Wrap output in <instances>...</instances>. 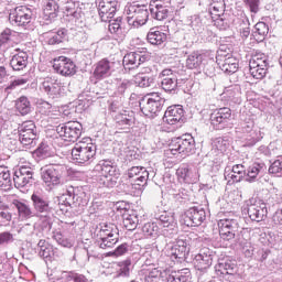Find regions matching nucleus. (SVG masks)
Instances as JSON below:
<instances>
[{
  "label": "nucleus",
  "instance_id": "69168bd1",
  "mask_svg": "<svg viewBox=\"0 0 282 282\" xmlns=\"http://www.w3.org/2000/svg\"><path fill=\"white\" fill-rule=\"evenodd\" d=\"M40 217V221L42 224V228L45 230H51L52 229V217L50 214H40L37 215Z\"/></svg>",
  "mask_w": 282,
  "mask_h": 282
},
{
  "label": "nucleus",
  "instance_id": "b1692460",
  "mask_svg": "<svg viewBox=\"0 0 282 282\" xmlns=\"http://www.w3.org/2000/svg\"><path fill=\"white\" fill-rule=\"evenodd\" d=\"M63 87V84L58 82V79L47 77L42 83V89L50 96V98H58L61 96V89Z\"/></svg>",
  "mask_w": 282,
  "mask_h": 282
},
{
  "label": "nucleus",
  "instance_id": "6e6552de",
  "mask_svg": "<svg viewBox=\"0 0 282 282\" xmlns=\"http://www.w3.org/2000/svg\"><path fill=\"white\" fill-rule=\"evenodd\" d=\"M56 131L65 142H76L83 134V124L78 121H70L56 127Z\"/></svg>",
  "mask_w": 282,
  "mask_h": 282
},
{
  "label": "nucleus",
  "instance_id": "c9c22d12",
  "mask_svg": "<svg viewBox=\"0 0 282 282\" xmlns=\"http://www.w3.org/2000/svg\"><path fill=\"white\" fill-rule=\"evenodd\" d=\"M0 187L2 191L12 188V176L8 166L0 165Z\"/></svg>",
  "mask_w": 282,
  "mask_h": 282
},
{
  "label": "nucleus",
  "instance_id": "e2e57ef3",
  "mask_svg": "<svg viewBox=\"0 0 282 282\" xmlns=\"http://www.w3.org/2000/svg\"><path fill=\"white\" fill-rule=\"evenodd\" d=\"M214 147L217 149V151H220V153H226V151H228V147H230V143L224 138H217L214 141Z\"/></svg>",
  "mask_w": 282,
  "mask_h": 282
},
{
  "label": "nucleus",
  "instance_id": "e433bc0d",
  "mask_svg": "<svg viewBox=\"0 0 282 282\" xmlns=\"http://www.w3.org/2000/svg\"><path fill=\"white\" fill-rule=\"evenodd\" d=\"M150 14L156 21H164L169 17V9L162 4H151Z\"/></svg>",
  "mask_w": 282,
  "mask_h": 282
},
{
  "label": "nucleus",
  "instance_id": "a18cd8bd",
  "mask_svg": "<svg viewBox=\"0 0 282 282\" xmlns=\"http://www.w3.org/2000/svg\"><path fill=\"white\" fill-rule=\"evenodd\" d=\"M15 108L22 116H28V113L31 111L30 100H28V97H20L15 101Z\"/></svg>",
  "mask_w": 282,
  "mask_h": 282
},
{
  "label": "nucleus",
  "instance_id": "423d86ee",
  "mask_svg": "<svg viewBox=\"0 0 282 282\" xmlns=\"http://www.w3.org/2000/svg\"><path fill=\"white\" fill-rule=\"evenodd\" d=\"M19 142L25 149L36 147V124L34 121H24L18 127Z\"/></svg>",
  "mask_w": 282,
  "mask_h": 282
},
{
  "label": "nucleus",
  "instance_id": "de8ad7c7",
  "mask_svg": "<svg viewBox=\"0 0 282 282\" xmlns=\"http://www.w3.org/2000/svg\"><path fill=\"white\" fill-rule=\"evenodd\" d=\"M53 239L58 243V246H62V248H73L74 241L69 240L61 231H54L53 232Z\"/></svg>",
  "mask_w": 282,
  "mask_h": 282
},
{
  "label": "nucleus",
  "instance_id": "473e14b6",
  "mask_svg": "<svg viewBox=\"0 0 282 282\" xmlns=\"http://www.w3.org/2000/svg\"><path fill=\"white\" fill-rule=\"evenodd\" d=\"M148 43H150L151 45H163V43H166V33L162 32V31H158L155 30V28L150 29L148 35Z\"/></svg>",
  "mask_w": 282,
  "mask_h": 282
},
{
  "label": "nucleus",
  "instance_id": "13d9d810",
  "mask_svg": "<svg viewBox=\"0 0 282 282\" xmlns=\"http://www.w3.org/2000/svg\"><path fill=\"white\" fill-rule=\"evenodd\" d=\"M12 221V214L8 207H0V226H8Z\"/></svg>",
  "mask_w": 282,
  "mask_h": 282
},
{
  "label": "nucleus",
  "instance_id": "58836bf2",
  "mask_svg": "<svg viewBox=\"0 0 282 282\" xmlns=\"http://www.w3.org/2000/svg\"><path fill=\"white\" fill-rule=\"evenodd\" d=\"M218 270L221 274H237L239 268L237 267V261L225 260L218 263Z\"/></svg>",
  "mask_w": 282,
  "mask_h": 282
},
{
  "label": "nucleus",
  "instance_id": "c756f323",
  "mask_svg": "<svg viewBox=\"0 0 282 282\" xmlns=\"http://www.w3.org/2000/svg\"><path fill=\"white\" fill-rule=\"evenodd\" d=\"M94 76L98 80H100V78H107L111 76V62H109L108 59L99 61L96 64Z\"/></svg>",
  "mask_w": 282,
  "mask_h": 282
},
{
  "label": "nucleus",
  "instance_id": "603ef678",
  "mask_svg": "<svg viewBox=\"0 0 282 282\" xmlns=\"http://www.w3.org/2000/svg\"><path fill=\"white\" fill-rule=\"evenodd\" d=\"M118 243V237L109 238V237H99L97 240V245L101 250H107L109 248H113Z\"/></svg>",
  "mask_w": 282,
  "mask_h": 282
},
{
  "label": "nucleus",
  "instance_id": "dca6fc26",
  "mask_svg": "<svg viewBox=\"0 0 282 282\" xmlns=\"http://www.w3.org/2000/svg\"><path fill=\"white\" fill-rule=\"evenodd\" d=\"M126 175L130 180L131 186H147V182H149V171L142 166H132Z\"/></svg>",
  "mask_w": 282,
  "mask_h": 282
},
{
  "label": "nucleus",
  "instance_id": "cd10ccee",
  "mask_svg": "<svg viewBox=\"0 0 282 282\" xmlns=\"http://www.w3.org/2000/svg\"><path fill=\"white\" fill-rule=\"evenodd\" d=\"M209 14L218 17L217 23L224 21V12H226V0H209Z\"/></svg>",
  "mask_w": 282,
  "mask_h": 282
},
{
  "label": "nucleus",
  "instance_id": "5701e85b",
  "mask_svg": "<svg viewBox=\"0 0 282 282\" xmlns=\"http://www.w3.org/2000/svg\"><path fill=\"white\" fill-rule=\"evenodd\" d=\"M184 118V108L180 105L170 106L167 107L164 116H163V122H166L167 124H177V122H182V119Z\"/></svg>",
  "mask_w": 282,
  "mask_h": 282
},
{
  "label": "nucleus",
  "instance_id": "864d4df0",
  "mask_svg": "<svg viewBox=\"0 0 282 282\" xmlns=\"http://www.w3.org/2000/svg\"><path fill=\"white\" fill-rule=\"evenodd\" d=\"M108 23L110 34H122V26L120 25V23H122V18H117L115 20L109 19Z\"/></svg>",
  "mask_w": 282,
  "mask_h": 282
},
{
  "label": "nucleus",
  "instance_id": "a19ab883",
  "mask_svg": "<svg viewBox=\"0 0 282 282\" xmlns=\"http://www.w3.org/2000/svg\"><path fill=\"white\" fill-rule=\"evenodd\" d=\"M39 254L42 259H50L54 254V247L46 240H40L37 243Z\"/></svg>",
  "mask_w": 282,
  "mask_h": 282
},
{
  "label": "nucleus",
  "instance_id": "c03bdc74",
  "mask_svg": "<svg viewBox=\"0 0 282 282\" xmlns=\"http://www.w3.org/2000/svg\"><path fill=\"white\" fill-rule=\"evenodd\" d=\"M138 215L123 214V226L126 230H135L138 228Z\"/></svg>",
  "mask_w": 282,
  "mask_h": 282
},
{
  "label": "nucleus",
  "instance_id": "3c124183",
  "mask_svg": "<svg viewBox=\"0 0 282 282\" xmlns=\"http://www.w3.org/2000/svg\"><path fill=\"white\" fill-rule=\"evenodd\" d=\"M142 232L144 237H158L160 227L155 223H147L142 227Z\"/></svg>",
  "mask_w": 282,
  "mask_h": 282
},
{
  "label": "nucleus",
  "instance_id": "7ed1b4c3",
  "mask_svg": "<svg viewBox=\"0 0 282 282\" xmlns=\"http://www.w3.org/2000/svg\"><path fill=\"white\" fill-rule=\"evenodd\" d=\"M124 14L127 15L128 25L132 28H142L149 21V9L147 6L129 4L124 9Z\"/></svg>",
  "mask_w": 282,
  "mask_h": 282
},
{
  "label": "nucleus",
  "instance_id": "8fccbe9b",
  "mask_svg": "<svg viewBox=\"0 0 282 282\" xmlns=\"http://www.w3.org/2000/svg\"><path fill=\"white\" fill-rule=\"evenodd\" d=\"M249 72L256 80H263V78H265V74H268V65L249 67Z\"/></svg>",
  "mask_w": 282,
  "mask_h": 282
},
{
  "label": "nucleus",
  "instance_id": "4d7b16f0",
  "mask_svg": "<svg viewBox=\"0 0 282 282\" xmlns=\"http://www.w3.org/2000/svg\"><path fill=\"white\" fill-rule=\"evenodd\" d=\"M21 235H24V237H31V239H36L39 237V234H36V226L32 224H25L20 229Z\"/></svg>",
  "mask_w": 282,
  "mask_h": 282
},
{
  "label": "nucleus",
  "instance_id": "ddd939ff",
  "mask_svg": "<svg viewBox=\"0 0 282 282\" xmlns=\"http://www.w3.org/2000/svg\"><path fill=\"white\" fill-rule=\"evenodd\" d=\"M188 252H191V248H188V242L180 239L167 250V256L170 257V259H172L174 263H182V261H186Z\"/></svg>",
  "mask_w": 282,
  "mask_h": 282
},
{
  "label": "nucleus",
  "instance_id": "aec40b11",
  "mask_svg": "<svg viewBox=\"0 0 282 282\" xmlns=\"http://www.w3.org/2000/svg\"><path fill=\"white\" fill-rule=\"evenodd\" d=\"M117 11L118 0H101L98 4L99 17L104 23H107L109 19H113Z\"/></svg>",
  "mask_w": 282,
  "mask_h": 282
},
{
  "label": "nucleus",
  "instance_id": "6ab92c4d",
  "mask_svg": "<svg viewBox=\"0 0 282 282\" xmlns=\"http://www.w3.org/2000/svg\"><path fill=\"white\" fill-rule=\"evenodd\" d=\"M32 206L36 215H51L53 207L50 206V200L43 194L35 192L31 195Z\"/></svg>",
  "mask_w": 282,
  "mask_h": 282
},
{
  "label": "nucleus",
  "instance_id": "bb28decb",
  "mask_svg": "<svg viewBox=\"0 0 282 282\" xmlns=\"http://www.w3.org/2000/svg\"><path fill=\"white\" fill-rule=\"evenodd\" d=\"M61 0H46L43 9V14L45 21H54L58 17V11L61 10Z\"/></svg>",
  "mask_w": 282,
  "mask_h": 282
},
{
  "label": "nucleus",
  "instance_id": "72a5a7b5",
  "mask_svg": "<svg viewBox=\"0 0 282 282\" xmlns=\"http://www.w3.org/2000/svg\"><path fill=\"white\" fill-rule=\"evenodd\" d=\"M135 88V83L130 79H120L117 83L116 94L117 96H129Z\"/></svg>",
  "mask_w": 282,
  "mask_h": 282
},
{
  "label": "nucleus",
  "instance_id": "7c9ffc66",
  "mask_svg": "<svg viewBox=\"0 0 282 282\" xmlns=\"http://www.w3.org/2000/svg\"><path fill=\"white\" fill-rule=\"evenodd\" d=\"M218 65H220L221 72L225 74H235L239 69V61L230 55L225 57V59H219Z\"/></svg>",
  "mask_w": 282,
  "mask_h": 282
},
{
  "label": "nucleus",
  "instance_id": "f03ea898",
  "mask_svg": "<svg viewBox=\"0 0 282 282\" xmlns=\"http://www.w3.org/2000/svg\"><path fill=\"white\" fill-rule=\"evenodd\" d=\"M166 99L162 98L158 93H151L143 97L140 101V109L147 118H155L164 107Z\"/></svg>",
  "mask_w": 282,
  "mask_h": 282
},
{
  "label": "nucleus",
  "instance_id": "c85d7f7f",
  "mask_svg": "<svg viewBox=\"0 0 282 282\" xmlns=\"http://www.w3.org/2000/svg\"><path fill=\"white\" fill-rule=\"evenodd\" d=\"M246 177V166L243 164H236L230 169L225 170V180H232V182H241Z\"/></svg>",
  "mask_w": 282,
  "mask_h": 282
},
{
  "label": "nucleus",
  "instance_id": "4468645a",
  "mask_svg": "<svg viewBox=\"0 0 282 282\" xmlns=\"http://www.w3.org/2000/svg\"><path fill=\"white\" fill-rule=\"evenodd\" d=\"M184 224L188 228L202 226L206 221V209L203 207H191L184 216Z\"/></svg>",
  "mask_w": 282,
  "mask_h": 282
},
{
  "label": "nucleus",
  "instance_id": "9d476101",
  "mask_svg": "<svg viewBox=\"0 0 282 282\" xmlns=\"http://www.w3.org/2000/svg\"><path fill=\"white\" fill-rule=\"evenodd\" d=\"M219 236L224 241H235L239 232L237 219L224 218L218 221Z\"/></svg>",
  "mask_w": 282,
  "mask_h": 282
},
{
  "label": "nucleus",
  "instance_id": "338daca9",
  "mask_svg": "<svg viewBox=\"0 0 282 282\" xmlns=\"http://www.w3.org/2000/svg\"><path fill=\"white\" fill-rule=\"evenodd\" d=\"M243 3L252 14H257V12H259V6H261L260 0H243Z\"/></svg>",
  "mask_w": 282,
  "mask_h": 282
},
{
  "label": "nucleus",
  "instance_id": "37998d69",
  "mask_svg": "<svg viewBox=\"0 0 282 282\" xmlns=\"http://www.w3.org/2000/svg\"><path fill=\"white\" fill-rule=\"evenodd\" d=\"M268 65V56L263 53H256L249 61V67H264Z\"/></svg>",
  "mask_w": 282,
  "mask_h": 282
},
{
  "label": "nucleus",
  "instance_id": "f257e3e1",
  "mask_svg": "<svg viewBox=\"0 0 282 282\" xmlns=\"http://www.w3.org/2000/svg\"><path fill=\"white\" fill-rule=\"evenodd\" d=\"M96 144L91 138H84L72 149V158L76 164H91L96 160Z\"/></svg>",
  "mask_w": 282,
  "mask_h": 282
},
{
  "label": "nucleus",
  "instance_id": "393cba45",
  "mask_svg": "<svg viewBox=\"0 0 282 282\" xmlns=\"http://www.w3.org/2000/svg\"><path fill=\"white\" fill-rule=\"evenodd\" d=\"M155 219L159 220V226L164 229L163 234L167 235L169 230L173 231L177 227V221L175 220V216L172 213L163 212L162 214H156Z\"/></svg>",
  "mask_w": 282,
  "mask_h": 282
},
{
  "label": "nucleus",
  "instance_id": "a878e982",
  "mask_svg": "<svg viewBox=\"0 0 282 282\" xmlns=\"http://www.w3.org/2000/svg\"><path fill=\"white\" fill-rule=\"evenodd\" d=\"M147 61V57L140 53L130 52L123 57V67L124 69H137L142 63Z\"/></svg>",
  "mask_w": 282,
  "mask_h": 282
},
{
  "label": "nucleus",
  "instance_id": "39448f33",
  "mask_svg": "<svg viewBox=\"0 0 282 282\" xmlns=\"http://www.w3.org/2000/svg\"><path fill=\"white\" fill-rule=\"evenodd\" d=\"M95 173L99 175V182L102 186L111 188L116 186V165L111 161H100L95 165Z\"/></svg>",
  "mask_w": 282,
  "mask_h": 282
},
{
  "label": "nucleus",
  "instance_id": "052dcab7",
  "mask_svg": "<svg viewBox=\"0 0 282 282\" xmlns=\"http://www.w3.org/2000/svg\"><path fill=\"white\" fill-rule=\"evenodd\" d=\"M64 14L73 17V19H80V11L76 9V4H74V2H67Z\"/></svg>",
  "mask_w": 282,
  "mask_h": 282
},
{
  "label": "nucleus",
  "instance_id": "09e8293b",
  "mask_svg": "<svg viewBox=\"0 0 282 282\" xmlns=\"http://www.w3.org/2000/svg\"><path fill=\"white\" fill-rule=\"evenodd\" d=\"M268 32H270V28L268 26V24H265V22H258L256 24L254 36L257 41H263V39L268 36Z\"/></svg>",
  "mask_w": 282,
  "mask_h": 282
},
{
  "label": "nucleus",
  "instance_id": "bf43d9fd",
  "mask_svg": "<svg viewBox=\"0 0 282 282\" xmlns=\"http://www.w3.org/2000/svg\"><path fill=\"white\" fill-rule=\"evenodd\" d=\"M117 127L120 129H129L131 127V117L127 113L117 116Z\"/></svg>",
  "mask_w": 282,
  "mask_h": 282
},
{
  "label": "nucleus",
  "instance_id": "0eeeda50",
  "mask_svg": "<svg viewBox=\"0 0 282 282\" xmlns=\"http://www.w3.org/2000/svg\"><path fill=\"white\" fill-rule=\"evenodd\" d=\"M170 151L172 155H177V153L191 155V153H195V139L191 134H184L173 139L170 143Z\"/></svg>",
  "mask_w": 282,
  "mask_h": 282
},
{
  "label": "nucleus",
  "instance_id": "79ce46f5",
  "mask_svg": "<svg viewBox=\"0 0 282 282\" xmlns=\"http://www.w3.org/2000/svg\"><path fill=\"white\" fill-rule=\"evenodd\" d=\"M261 169H263V165L260 163H253L251 166H249L246 171V181L250 183L256 182L259 173H261Z\"/></svg>",
  "mask_w": 282,
  "mask_h": 282
},
{
  "label": "nucleus",
  "instance_id": "9b49d317",
  "mask_svg": "<svg viewBox=\"0 0 282 282\" xmlns=\"http://www.w3.org/2000/svg\"><path fill=\"white\" fill-rule=\"evenodd\" d=\"M32 21V10L25 6H20L9 11V22L19 28L28 25Z\"/></svg>",
  "mask_w": 282,
  "mask_h": 282
},
{
  "label": "nucleus",
  "instance_id": "5fc2aeb1",
  "mask_svg": "<svg viewBox=\"0 0 282 282\" xmlns=\"http://www.w3.org/2000/svg\"><path fill=\"white\" fill-rule=\"evenodd\" d=\"M66 36L67 31L65 29H61L48 39V45H58V43H63Z\"/></svg>",
  "mask_w": 282,
  "mask_h": 282
},
{
  "label": "nucleus",
  "instance_id": "20e7f679",
  "mask_svg": "<svg viewBox=\"0 0 282 282\" xmlns=\"http://www.w3.org/2000/svg\"><path fill=\"white\" fill-rule=\"evenodd\" d=\"M65 174V166L54 164L46 165L41 169V177L44 184L51 188L54 186H61L63 181V175Z\"/></svg>",
  "mask_w": 282,
  "mask_h": 282
},
{
  "label": "nucleus",
  "instance_id": "2f4dec72",
  "mask_svg": "<svg viewBox=\"0 0 282 282\" xmlns=\"http://www.w3.org/2000/svg\"><path fill=\"white\" fill-rule=\"evenodd\" d=\"M10 65L14 72H21V69H25V67H28V53L20 51L13 55L10 61Z\"/></svg>",
  "mask_w": 282,
  "mask_h": 282
},
{
  "label": "nucleus",
  "instance_id": "2eb2a0df",
  "mask_svg": "<svg viewBox=\"0 0 282 282\" xmlns=\"http://www.w3.org/2000/svg\"><path fill=\"white\" fill-rule=\"evenodd\" d=\"M176 176L180 182H184L185 184H195L199 182V170L193 165L182 164L176 170Z\"/></svg>",
  "mask_w": 282,
  "mask_h": 282
},
{
  "label": "nucleus",
  "instance_id": "774afa93",
  "mask_svg": "<svg viewBox=\"0 0 282 282\" xmlns=\"http://www.w3.org/2000/svg\"><path fill=\"white\" fill-rule=\"evenodd\" d=\"M14 242V236L9 231L0 234V246H8V243Z\"/></svg>",
  "mask_w": 282,
  "mask_h": 282
},
{
  "label": "nucleus",
  "instance_id": "0e129e2a",
  "mask_svg": "<svg viewBox=\"0 0 282 282\" xmlns=\"http://www.w3.org/2000/svg\"><path fill=\"white\" fill-rule=\"evenodd\" d=\"M177 282H189L191 281V270L182 269L181 271L174 272Z\"/></svg>",
  "mask_w": 282,
  "mask_h": 282
},
{
  "label": "nucleus",
  "instance_id": "412c9836",
  "mask_svg": "<svg viewBox=\"0 0 282 282\" xmlns=\"http://www.w3.org/2000/svg\"><path fill=\"white\" fill-rule=\"evenodd\" d=\"M194 265L197 270H208L213 265V250L204 247L194 258Z\"/></svg>",
  "mask_w": 282,
  "mask_h": 282
},
{
  "label": "nucleus",
  "instance_id": "f3484780",
  "mask_svg": "<svg viewBox=\"0 0 282 282\" xmlns=\"http://www.w3.org/2000/svg\"><path fill=\"white\" fill-rule=\"evenodd\" d=\"M32 182H34V171H32V167L21 166L14 171L13 184L15 188H23L28 184H32Z\"/></svg>",
  "mask_w": 282,
  "mask_h": 282
},
{
  "label": "nucleus",
  "instance_id": "49530a36",
  "mask_svg": "<svg viewBox=\"0 0 282 282\" xmlns=\"http://www.w3.org/2000/svg\"><path fill=\"white\" fill-rule=\"evenodd\" d=\"M155 79L153 77H149L148 75H144L143 73H138L134 76V84L139 87H151L153 85Z\"/></svg>",
  "mask_w": 282,
  "mask_h": 282
},
{
  "label": "nucleus",
  "instance_id": "4be33fe9",
  "mask_svg": "<svg viewBox=\"0 0 282 282\" xmlns=\"http://www.w3.org/2000/svg\"><path fill=\"white\" fill-rule=\"evenodd\" d=\"M161 87L164 91L171 94V91H175L177 89V74L173 72L171 68H165L160 74Z\"/></svg>",
  "mask_w": 282,
  "mask_h": 282
},
{
  "label": "nucleus",
  "instance_id": "ea45409f",
  "mask_svg": "<svg viewBox=\"0 0 282 282\" xmlns=\"http://www.w3.org/2000/svg\"><path fill=\"white\" fill-rule=\"evenodd\" d=\"M13 205L18 210L19 217H21L22 219H30L31 217H34V213L32 212L30 205H26L25 203H21L19 200H14Z\"/></svg>",
  "mask_w": 282,
  "mask_h": 282
},
{
  "label": "nucleus",
  "instance_id": "f8f14e48",
  "mask_svg": "<svg viewBox=\"0 0 282 282\" xmlns=\"http://www.w3.org/2000/svg\"><path fill=\"white\" fill-rule=\"evenodd\" d=\"M230 118H232V110L228 107L216 109L210 115V124L214 129H225L226 124L230 122Z\"/></svg>",
  "mask_w": 282,
  "mask_h": 282
},
{
  "label": "nucleus",
  "instance_id": "f704fd0d",
  "mask_svg": "<svg viewBox=\"0 0 282 282\" xmlns=\"http://www.w3.org/2000/svg\"><path fill=\"white\" fill-rule=\"evenodd\" d=\"M204 63V55L199 51L191 53L186 58L187 69H199Z\"/></svg>",
  "mask_w": 282,
  "mask_h": 282
},
{
  "label": "nucleus",
  "instance_id": "4c0bfd02",
  "mask_svg": "<svg viewBox=\"0 0 282 282\" xmlns=\"http://www.w3.org/2000/svg\"><path fill=\"white\" fill-rule=\"evenodd\" d=\"M97 237H118V226L111 223L100 225V229L97 231Z\"/></svg>",
  "mask_w": 282,
  "mask_h": 282
},
{
  "label": "nucleus",
  "instance_id": "6e6d98bb",
  "mask_svg": "<svg viewBox=\"0 0 282 282\" xmlns=\"http://www.w3.org/2000/svg\"><path fill=\"white\" fill-rule=\"evenodd\" d=\"M119 267V276H129L130 272H131V259H126L123 261H120L118 263Z\"/></svg>",
  "mask_w": 282,
  "mask_h": 282
},
{
  "label": "nucleus",
  "instance_id": "680f3d73",
  "mask_svg": "<svg viewBox=\"0 0 282 282\" xmlns=\"http://www.w3.org/2000/svg\"><path fill=\"white\" fill-rule=\"evenodd\" d=\"M269 173L275 177H282V160H275L271 163Z\"/></svg>",
  "mask_w": 282,
  "mask_h": 282
},
{
  "label": "nucleus",
  "instance_id": "1a4fd4ad",
  "mask_svg": "<svg viewBox=\"0 0 282 282\" xmlns=\"http://www.w3.org/2000/svg\"><path fill=\"white\" fill-rule=\"evenodd\" d=\"M247 213L251 221H263L268 217V205L260 198H249L247 200Z\"/></svg>",
  "mask_w": 282,
  "mask_h": 282
},
{
  "label": "nucleus",
  "instance_id": "a211bd4d",
  "mask_svg": "<svg viewBox=\"0 0 282 282\" xmlns=\"http://www.w3.org/2000/svg\"><path fill=\"white\" fill-rule=\"evenodd\" d=\"M53 68L61 76H74L76 74V64L69 58L65 56H59L54 59Z\"/></svg>",
  "mask_w": 282,
  "mask_h": 282
}]
</instances>
